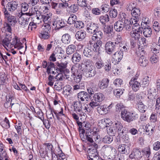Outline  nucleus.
Wrapping results in <instances>:
<instances>
[{"instance_id": "obj_31", "label": "nucleus", "mask_w": 160, "mask_h": 160, "mask_svg": "<svg viewBox=\"0 0 160 160\" xmlns=\"http://www.w3.org/2000/svg\"><path fill=\"white\" fill-rule=\"evenodd\" d=\"M12 43L14 45V48H17L19 49L23 47L22 44L20 42V41L18 39L17 37H15L13 38Z\"/></svg>"}, {"instance_id": "obj_40", "label": "nucleus", "mask_w": 160, "mask_h": 160, "mask_svg": "<svg viewBox=\"0 0 160 160\" xmlns=\"http://www.w3.org/2000/svg\"><path fill=\"white\" fill-rule=\"evenodd\" d=\"M61 41L64 44H69L71 41V36L68 33H65L62 36Z\"/></svg>"}, {"instance_id": "obj_2", "label": "nucleus", "mask_w": 160, "mask_h": 160, "mask_svg": "<svg viewBox=\"0 0 160 160\" xmlns=\"http://www.w3.org/2000/svg\"><path fill=\"white\" fill-rule=\"evenodd\" d=\"M121 117L123 120L129 123L137 119L138 116L137 114L133 113L124 109L121 111Z\"/></svg>"}, {"instance_id": "obj_15", "label": "nucleus", "mask_w": 160, "mask_h": 160, "mask_svg": "<svg viewBox=\"0 0 160 160\" xmlns=\"http://www.w3.org/2000/svg\"><path fill=\"white\" fill-rule=\"evenodd\" d=\"M69 6L68 3L67 2H62L59 3V7L57 9L54 10V12L57 14L61 15L63 14V9H65Z\"/></svg>"}, {"instance_id": "obj_19", "label": "nucleus", "mask_w": 160, "mask_h": 160, "mask_svg": "<svg viewBox=\"0 0 160 160\" xmlns=\"http://www.w3.org/2000/svg\"><path fill=\"white\" fill-rule=\"evenodd\" d=\"M81 69L84 70L88 68L93 67L92 65V61L89 59H85L80 64Z\"/></svg>"}, {"instance_id": "obj_6", "label": "nucleus", "mask_w": 160, "mask_h": 160, "mask_svg": "<svg viewBox=\"0 0 160 160\" xmlns=\"http://www.w3.org/2000/svg\"><path fill=\"white\" fill-rule=\"evenodd\" d=\"M99 52H97L92 57L93 59L96 61L95 67L97 69H99L102 68L105 65L103 60L101 57H99Z\"/></svg>"}, {"instance_id": "obj_57", "label": "nucleus", "mask_w": 160, "mask_h": 160, "mask_svg": "<svg viewBox=\"0 0 160 160\" xmlns=\"http://www.w3.org/2000/svg\"><path fill=\"white\" fill-rule=\"evenodd\" d=\"M77 20L76 16L74 14H72L69 17L67 21V23L70 25H72L73 23L74 24Z\"/></svg>"}, {"instance_id": "obj_61", "label": "nucleus", "mask_w": 160, "mask_h": 160, "mask_svg": "<svg viewBox=\"0 0 160 160\" xmlns=\"http://www.w3.org/2000/svg\"><path fill=\"white\" fill-rule=\"evenodd\" d=\"M138 42L139 46L140 45L142 47L147 46L148 44V41L146 40V39L142 37L141 38H139L138 41Z\"/></svg>"}, {"instance_id": "obj_12", "label": "nucleus", "mask_w": 160, "mask_h": 160, "mask_svg": "<svg viewBox=\"0 0 160 160\" xmlns=\"http://www.w3.org/2000/svg\"><path fill=\"white\" fill-rule=\"evenodd\" d=\"M18 5V1L16 0L9 2L7 4L6 7L9 11L13 12L17 9Z\"/></svg>"}, {"instance_id": "obj_55", "label": "nucleus", "mask_w": 160, "mask_h": 160, "mask_svg": "<svg viewBox=\"0 0 160 160\" xmlns=\"http://www.w3.org/2000/svg\"><path fill=\"white\" fill-rule=\"evenodd\" d=\"M106 150L110 151V155L115 156L117 154V150L114 148L110 146H108L106 148Z\"/></svg>"}, {"instance_id": "obj_44", "label": "nucleus", "mask_w": 160, "mask_h": 160, "mask_svg": "<svg viewBox=\"0 0 160 160\" xmlns=\"http://www.w3.org/2000/svg\"><path fill=\"white\" fill-rule=\"evenodd\" d=\"M76 50V47L73 44L68 45L66 48V52L68 55L73 53Z\"/></svg>"}, {"instance_id": "obj_50", "label": "nucleus", "mask_w": 160, "mask_h": 160, "mask_svg": "<svg viewBox=\"0 0 160 160\" xmlns=\"http://www.w3.org/2000/svg\"><path fill=\"white\" fill-rule=\"evenodd\" d=\"M54 112L58 120H59L62 118L61 117L62 116L66 117V115L63 112V108H61L60 111L59 112H58V111H55Z\"/></svg>"}, {"instance_id": "obj_16", "label": "nucleus", "mask_w": 160, "mask_h": 160, "mask_svg": "<svg viewBox=\"0 0 160 160\" xmlns=\"http://www.w3.org/2000/svg\"><path fill=\"white\" fill-rule=\"evenodd\" d=\"M135 78H132L130 81L129 84L132 87V90L134 92H137L141 87V84L136 81Z\"/></svg>"}, {"instance_id": "obj_27", "label": "nucleus", "mask_w": 160, "mask_h": 160, "mask_svg": "<svg viewBox=\"0 0 160 160\" xmlns=\"http://www.w3.org/2000/svg\"><path fill=\"white\" fill-rule=\"evenodd\" d=\"M52 13H49L42 15L41 20L44 23H51L52 22Z\"/></svg>"}, {"instance_id": "obj_5", "label": "nucleus", "mask_w": 160, "mask_h": 160, "mask_svg": "<svg viewBox=\"0 0 160 160\" xmlns=\"http://www.w3.org/2000/svg\"><path fill=\"white\" fill-rule=\"evenodd\" d=\"M68 62H57L56 64V68H55V71L57 72L69 73V70L67 68Z\"/></svg>"}, {"instance_id": "obj_25", "label": "nucleus", "mask_w": 160, "mask_h": 160, "mask_svg": "<svg viewBox=\"0 0 160 160\" xmlns=\"http://www.w3.org/2000/svg\"><path fill=\"white\" fill-rule=\"evenodd\" d=\"M94 51L91 46H88L87 47L85 48L83 51V54L84 56L90 58L92 56L93 54Z\"/></svg>"}, {"instance_id": "obj_18", "label": "nucleus", "mask_w": 160, "mask_h": 160, "mask_svg": "<svg viewBox=\"0 0 160 160\" xmlns=\"http://www.w3.org/2000/svg\"><path fill=\"white\" fill-rule=\"evenodd\" d=\"M99 105V103L92 99V101L89 104H86L85 108L86 109L87 114L90 112L94 108L96 107H98Z\"/></svg>"}, {"instance_id": "obj_63", "label": "nucleus", "mask_w": 160, "mask_h": 160, "mask_svg": "<svg viewBox=\"0 0 160 160\" xmlns=\"http://www.w3.org/2000/svg\"><path fill=\"white\" fill-rule=\"evenodd\" d=\"M74 27L78 29H80L84 27L83 22L81 21H76L74 23Z\"/></svg>"}, {"instance_id": "obj_54", "label": "nucleus", "mask_w": 160, "mask_h": 160, "mask_svg": "<svg viewBox=\"0 0 160 160\" xmlns=\"http://www.w3.org/2000/svg\"><path fill=\"white\" fill-rule=\"evenodd\" d=\"M71 87L68 85L65 86L63 88V93L66 95L68 96L71 93Z\"/></svg>"}, {"instance_id": "obj_20", "label": "nucleus", "mask_w": 160, "mask_h": 160, "mask_svg": "<svg viewBox=\"0 0 160 160\" xmlns=\"http://www.w3.org/2000/svg\"><path fill=\"white\" fill-rule=\"evenodd\" d=\"M142 157L141 152L139 149L134 148L132 151L131 153L129 155L130 158H135L139 159Z\"/></svg>"}, {"instance_id": "obj_59", "label": "nucleus", "mask_w": 160, "mask_h": 160, "mask_svg": "<svg viewBox=\"0 0 160 160\" xmlns=\"http://www.w3.org/2000/svg\"><path fill=\"white\" fill-rule=\"evenodd\" d=\"M113 138L111 135H107L104 137L102 139V142L104 143L109 144L113 141Z\"/></svg>"}, {"instance_id": "obj_46", "label": "nucleus", "mask_w": 160, "mask_h": 160, "mask_svg": "<svg viewBox=\"0 0 160 160\" xmlns=\"http://www.w3.org/2000/svg\"><path fill=\"white\" fill-rule=\"evenodd\" d=\"M104 32L108 34L109 36L112 35L113 33V27L112 25L105 26L103 29Z\"/></svg>"}, {"instance_id": "obj_64", "label": "nucleus", "mask_w": 160, "mask_h": 160, "mask_svg": "<svg viewBox=\"0 0 160 160\" xmlns=\"http://www.w3.org/2000/svg\"><path fill=\"white\" fill-rule=\"evenodd\" d=\"M37 27V24L33 22H31L28 27V30L29 32L35 30Z\"/></svg>"}, {"instance_id": "obj_8", "label": "nucleus", "mask_w": 160, "mask_h": 160, "mask_svg": "<svg viewBox=\"0 0 160 160\" xmlns=\"http://www.w3.org/2000/svg\"><path fill=\"white\" fill-rule=\"evenodd\" d=\"M138 52V54H139V55L141 56L138 59V63L141 66L145 67L148 65V61L143 56L145 54L144 50L139 49Z\"/></svg>"}, {"instance_id": "obj_7", "label": "nucleus", "mask_w": 160, "mask_h": 160, "mask_svg": "<svg viewBox=\"0 0 160 160\" xmlns=\"http://www.w3.org/2000/svg\"><path fill=\"white\" fill-rule=\"evenodd\" d=\"M2 11L4 13L5 18L7 19L8 22V23L14 25L17 23V21L15 17L10 15L5 8H3Z\"/></svg>"}, {"instance_id": "obj_52", "label": "nucleus", "mask_w": 160, "mask_h": 160, "mask_svg": "<svg viewBox=\"0 0 160 160\" xmlns=\"http://www.w3.org/2000/svg\"><path fill=\"white\" fill-rule=\"evenodd\" d=\"M54 52L56 57H57L58 59H60L64 57V51L58 49L57 50L56 49Z\"/></svg>"}, {"instance_id": "obj_53", "label": "nucleus", "mask_w": 160, "mask_h": 160, "mask_svg": "<svg viewBox=\"0 0 160 160\" xmlns=\"http://www.w3.org/2000/svg\"><path fill=\"white\" fill-rule=\"evenodd\" d=\"M0 124L3 128L5 129H8L10 127L9 121L6 117L1 122Z\"/></svg>"}, {"instance_id": "obj_37", "label": "nucleus", "mask_w": 160, "mask_h": 160, "mask_svg": "<svg viewBox=\"0 0 160 160\" xmlns=\"http://www.w3.org/2000/svg\"><path fill=\"white\" fill-rule=\"evenodd\" d=\"M11 39V36H10V37H9V36H5V38L2 41V46L7 51H8V49L7 48V47L8 46L9 44L10 43Z\"/></svg>"}, {"instance_id": "obj_24", "label": "nucleus", "mask_w": 160, "mask_h": 160, "mask_svg": "<svg viewBox=\"0 0 160 160\" xmlns=\"http://www.w3.org/2000/svg\"><path fill=\"white\" fill-rule=\"evenodd\" d=\"M89 97V94L84 91L80 92L78 94V101L80 102L84 101L85 100L87 101V99Z\"/></svg>"}, {"instance_id": "obj_38", "label": "nucleus", "mask_w": 160, "mask_h": 160, "mask_svg": "<svg viewBox=\"0 0 160 160\" xmlns=\"http://www.w3.org/2000/svg\"><path fill=\"white\" fill-rule=\"evenodd\" d=\"M110 120L109 118H103L101 119L99 122V126L101 128L103 129L108 127V124H109Z\"/></svg>"}, {"instance_id": "obj_1", "label": "nucleus", "mask_w": 160, "mask_h": 160, "mask_svg": "<svg viewBox=\"0 0 160 160\" xmlns=\"http://www.w3.org/2000/svg\"><path fill=\"white\" fill-rule=\"evenodd\" d=\"M91 125L90 122L85 121L83 122L82 128L80 130V136L81 139L83 142H89L91 145H93L95 147H97V144L94 142L89 132L91 131Z\"/></svg>"}, {"instance_id": "obj_33", "label": "nucleus", "mask_w": 160, "mask_h": 160, "mask_svg": "<svg viewBox=\"0 0 160 160\" xmlns=\"http://www.w3.org/2000/svg\"><path fill=\"white\" fill-rule=\"evenodd\" d=\"M81 55L78 52H76L72 55L71 60L74 63L77 64L81 60Z\"/></svg>"}, {"instance_id": "obj_34", "label": "nucleus", "mask_w": 160, "mask_h": 160, "mask_svg": "<svg viewBox=\"0 0 160 160\" xmlns=\"http://www.w3.org/2000/svg\"><path fill=\"white\" fill-rule=\"evenodd\" d=\"M103 33L100 31H98L97 29L95 32L93 33L92 37V39L93 41H95L96 39H101L102 38Z\"/></svg>"}, {"instance_id": "obj_14", "label": "nucleus", "mask_w": 160, "mask_h": 160, "mask_svg": "<svg viewBox=\"0 0 160 160\" xmlns=\"http://www.w3.org/2000/svg\"><path fill=\"white\" fill-rule=\"evenodd\" d=\"M12 24L10 23H5L4 25V27L1 29L2 32L4 33L5 36H11L12 29L11 25Z\"/></svg>"}, {"instance_id": "obj_30", "label": "nucleus", "mask_w": 160, "mask_h": 160, "mask_svg": "<svg viewBox=\"0 0 160 160\" xmlns=\"http://www.w3.org/2000/svg\"><path fill=\"white\" fill-rule=\"evenodd\" d=\"M136 108L141 112H145L147 109V106L143 104L142 102H137L136 105Z\"/></svg>"}, {"instance_id": "obj_62", "label": "nucleus", "mask_w": 160, "mask_h": 160, "mask_svg": "<svg viewBox=\"0 0 160 160\" xmlns=\"http://www.w3.org/2000/svg\"><path fill=\"white\" fill-rule=\"evenodd\" d=\"M124 90L123 89H116L113 90V93L117 98H119L123 93Z\"/></svg>"}, {"instance_id": "obj_22", "label": "nucleus", "mask_w": 160, "mask_h": 160, "mask_svg": "<svg viewBox=\"0 0 160 160\" xmlns=\"http://www.w3.org/2000/svg\"><path fill=\"white\" fill-rule=\"evenodd\" d=\"M122 51H119L115 52L112 55V58L116 63H118L122 59L123 57Z\"/></svg>"}, {"instance_id": "obj_49", "label": "nucleus", "mask_w": 160, "mask_h": 160, "mask_svg": "<svg viewBox=\"0 0 160 160\" xmlns=\"http://www.w3.org/2000/svg\"><path fill=\"white\" fill-rule=\"evenodd\" d=\"M109 18L108 14L101 16L99 18V21L103 25H105L109 21Z\"/></svg>"}, {"instance_id": "obj_3", "label": "nucleus", "mask_w": 160, "mask_h": 160, "mask_svg": "<svg viewBox=\"0 0 160 160\" xmlns=\"http://www.w3.org/2000/svg\"><path fill=\"white\" fill-rule=\"evenodd\" d=\"M120 18L121 20L116 22L114 24V29L117 32H120L122 31L123 29L126 30V22L124 19H125L124 17L126 16V14L122 13L120 14Z\"/></svg>"}, {"instance_id": "obj_17", "label": "nucleus", "mask_w": 160, "mask_h": 160, "mask_svg": "<svg viewBox=\"0 0 160 160\" xmlns=\"http://www.w3.org/2000/svg\"><path fill=\"white\" fill-rule=\"evenodd\" d=\"M84 74L87 78L93 77L96 74V71L93 66L83 70Z\"/></svg>"}, {"instance_id": "obj_9", "label": "nucleus", "mask_w": 160, "mask_h": 160, "mask_svg": "<svg viewBox=\"0 0 160 160\" xmlns=\"http://www.w3.org/2000/svg\"><path fill=\"white\" fill-rule=\"evenodd\" d=\"M116 46L113 42L109 41L105 44V50L108 54H111L116 50Z\"/></svg>"}, {"instance_id": "obj_36", "label": "nucleus", "mask_w": 160, "mask_h": 160, "mask_svg": "<svg viewBox=\"0 0 160 160\" xmlns=\"http://www.w3.org/2000/svg\"><path fill=\"white\" fill-rule=\"evenodd\" d=\"M104 98V96L101 92L95 93L93 96V99L95 101H96L98 103L101 102Z\"/></svg>"}, {"instance_id": "obj_60", "label": "nucleus", "mask_w": 160, "mask_h": 160, "mask_svg": "<svg viewBox=\"0 0 160 160\" xmlns=\"http://www.w3.org/2000/svg\"><path fill=\"white\" fill-rule=\"evenodd\" d=\"M96 85L94 83H92L90 87L87 88V91L88 93L90 95H92L94 93V91L95 90Z\"/></svg>"}, {"instance_id": "obj_43", "label": "nucleus", "mask_w": 160, "mask_h": 160, "mask_svg": "<svg viewBox=\"0 0 160 160\" xmlns=\"http://www.w3.org/2000/svg\"><path fill=\"white\" fill-rule=\"evenodd\" d=\"M97 111L99 113L102 115L108 112V109H107L106 105H99L97 108Z\"/></svg>"}, {"instance_id": "obj_29", "label": "nucleus", "mask_w": 160, "mask_h": 160, "mask_svg": "<svg viewBox=\"0 0 160 160\" xmlns=\"http://www.w3.org/2000/svg\"><path fill=\"white\" fill-rule=\"evenodd\" d=\"M76 38L79 41L83 40L86 36L85 31L83 30H80L77 32L75 35Z\"/></svg>"}, {"instance_id": "obj_51", "label": "nucleus", "mask_w": 160, "mask_h": 160, "mask_svg": "<svg viewBox=\"0 0 160 160\" xmlns=\"http://www.w3.org/2000/svg\"><path fill=\"white\" fill-rule=\"evenodd\" d=\"M55 68H56V65L53 63L48 62V65L46 68V73L47 74L51 73V70H52V68H54L55 70Z\"/></svg>"}, {"instance_id": "obj_21", "label": "nucleus", "mask_w": 160, "mask_h": 160, "mask_svg": "<svg viewBox=\"0 0 160 160\" xmlns=\"http://www.w3.org/2000/svg\"><path fill=\"white\" fill-rule=\"evenodd\" d=\"M98 24L93 22H91L87 25V29L88 33L92 34L98 29Z\"/></svg>"}, {"instance_id": "obj_58", "label": "nucleus", "mask_w": 160, "mask_h": 160, "mask_svg": "<svg viewBox=\"0 0 160 160\" xmlns=\"http://www.w3.org/2000/svg\"><path fill=\"white\" fill-rule=\"evenodd\" d=\"M108 133L112 136H114L117 132V131L116 129L113 126L110 128L108 127L107 128Z\"/></svg>"}, {"instance_id": "obj_11", "label": "nucleus", "mask_w": 160, "mask_h": 160, "mask_svg": "<svg viewBox=\"0 0 160 160\" xmlns=\"http://www.w3.org/2000/svg\"><path fill=\"white\" fill-rule=\"evenodd\" d=\"M66 23L62 19L56 18L54 21L52 22V25L55 27V30H57L64 27Z\"/></svg>"}, {"instance_id": "obj_45", "label": "nucleus", "mask_w": 160, "mask_h": 160, "mask_svg": "<svg viewBox=\"0 0 160 160\" xmlns=\"http://www.w3.org/2000/svg\"><path fill=\"white\" fill-rule=\"evenodd\" d=\"M141 13L140 9L136 7L131 12V14L133 18H139Z\"/></svg>"}, {"instance_id": "obj_48", "label": "nucleus", "mask_w": 160, "mask_h": 160, "mask_svg": "<svg viewBox=\"0 0 160 160\" xmlns=\"http://www.w3.org/2000/svg\"><path fill=\"white\" fill-rule=\"evenodd\" d=\"M43 146L44 147L45 150L48 152L50 151L51 153L52 151L55 150L53 145L51 143H44L43 144Z\"/></svg>"}, {"instance_id": "obj_56", "label": "nucleus", "mask_w": 160, "mask_h": 160, "mask_svg": "<svg viewBox=\"0 0 160 160\" xmlns=\"http://www.w3.org/2000/svg\"><path fill=\"white\" fill-rule=\"evenodd\" d=\"M132 31L139 32V33L142 32L143 28L140 27V25L138 23L133 25L132 26Z\"/></svg>"}, {"instance_id": "obj_26", "label": "nucleus", "mask_w": 160, "mask_h": 160, "mask_svg": "<svg viewBox=\"0 0 160 160\" xmlns=\"http://www.w3.org/2000/svg\"><path fill=\"white\" fill-rule=\"evenodd\" d=\"M109 81V80L108 78H104L99 81L98 84V86L101 89L106 88L108 86Z\"/></svg>"}, {"instance_id": "obj_4", "label": "nucleus", "mask_w": 160, "mask_h": 160, "mask_svg": "<svg viewBox=\"0 0 160 160\" xmlns=\"http://www.w3.org/2000/svg\"><path fill=\"white\" fill-rule=\"evenodd\" d=\"M85 105L84 104L82 105L80 101H75L73 103L74 110L79 112L80 115L85 116L87 115L86 109L85 108L86 107Z\"/></svg>"}, {"instance_id": "obj_35", "label": "nucleus", "mask_w": 160, "mask_h": 160, "mask_svg": "<svg viewBox=\"0 0 160 160\" xmlns=\"http://www.w3.org/2000/svg\"><path fill=\"white\" fill-rule=\"evenodd\" d=\"M47 74L48 77L46 80L47 83L48 85L52 87L53 86L54 82L56 81L55 77L52 75L51 73Z\"/></svg>"}, {"instance_id": "obj_10", "label": "nucleus", "mask_w": 160, "mask_h": 160, "mask_svg": "<svg viewBox=\"0 0 160 160\" xmlns=\"http://www.w3.org/2000/svg\"><path fill=\"white\" fill-rule=\"evenodd\" d=\"M124 21H125V24H126V30H129L132 27V25H135L137 23L138 21L139 20V18H132L130 19H129L128 17L126 16L124 17Z\"/></svg>"}, {"instance_id": "obj_32", "label": "nucleus", "mask_w": 160, "mask_h": 160, "mask_svg": "<svg viewBox=\"0 0 160 160\" xmlns=\"http://www.w3.org/2000/svg\"><path fill=\"white\" fill-rule=\"evenodd\" d=\"M80 64H75L71 68V72L72 73V75H76L77 74L79 73V70L83 71V70L81 69Z\"/></svg>"}, {"instance_id": "obj_28", "label": "nucleus", "mask_w": 160, "mask_h": 160, "mask_svg": "<svg viewBox=\"0 0 160 160\" xmlns=\"http://www.w3.org/2000/svg\"><path fill=\"white\" fill-rule=\"evenodd\" d=\"M143 128L145 130L146 134L149 136H151L154 132L155 130V127L152 125H150L149 124H147L146 126H143Z\"/></svg>"}, {"instance_id": "obj_23", "label": "nucleus", "mask_w": 160, "mask_h": 160, "mask_svg": "<svg viewBox=\"0 0 160 160\" xmlns=\"http://www.w3.org/2000/svg\"><path fill=\"white\" fill-rule=\"evenodd\" d=\"M39 12V11L35 8V7L29 9V12L27 13H25L21 12V13H19L18 16L20 18H21L22 15L23 14V15H26L28 16H32L37 15L38 14V12Z\"/></svg>"}, {"instance_id": "obj_41", "label": "nucleus", "mask_w": 160, "mask_h": 160, "mask_svg": "<svg viewBox=\"0 0 160 160\" xmlns=\"http://www.w3.org/2000/svg\"><path fill=\"white\" fill-rule=\"evenodd\" d=\"M142 31L143 35L146 37H150L152 34V29L149 26L145 27L143 28Z\"/></svg>"}, {"instance_id": "obj_42", "label": "nucleus", "mask_w": 160, "mask_h": 160, "mask_svg": "<svg viewBox=\"0 0 160 160\" xmlns=\"http://www.w3.org/2000/svg\"><path fill=\"white\" fill-rule=\"evenodd\" d=\"M38 36L41 39H47L50 38V35L48 32L42 30L39 32Z\"/></svg>"}, {"instance_id": "obj_47", "label": "nucleus", "mask_w": 160, "mask_h": 160, "mask_svg": "<svg viewBox=\"0 0 160 160\" xmlns=\"http://www.w3.org/2000/svg\"><path fill=\"white\" fill-rule=\"evenodd\" d=\"M142 33L131 31L130 33V35L132 38L131 40L138 41L140 38V34H142Z\"/></svg>"}, {"instance_id": "obj_39", "label": "nucleus", "mask_w": 160, "mask_h": 160, "mask_svg": "<svg viewBox=\"0 0 160 160\" xmlns=\"http://www.w3.org/2000/svg\"><path fill=\"white\" fill-rule=\"evenodd\" d=\"M91 9V8L89 5L84 9L83 15L89 19H91L92 18V15L90 13Z\"/></svg>"}, {"instance_id": "obj_13", "label": "nucleus", "mask_w": 160, "mask_h": 160, "mask_svg": "<svg viewBox=\"0 0 160 160\" xmlns=\"http://www.w3.org/2000/svg\"><path fill=\"white\" fill-rule=\"evenodd\" d=\"M113 126L117 130V133L119 136H122L123 135L124 133V129L121 123L119 121H115L113 124Z\"/></svg>"}]
</instances>
